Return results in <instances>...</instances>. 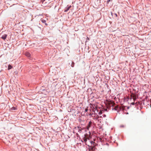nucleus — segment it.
Returning a JSON list of instances; mask_svg holds the SVG:
<instances>
[{
	"mask_svg": "<svg viewBox=\"0 0 151 151\" xmlns=\"http://www.w3.org/2000/svg\"><path fill=\"white\" fill-rule=\"evenodd\" d=\"M87 139L86 137H85V138H84V141L85 142H86L87 141Z\"/></svg>",
	"mask_w": 151,
	"mask_h": 151,
	"instance_id": "obj_12",
	"label": "nucleus"
},
{
	"mask_svg": "<svg viewBox=\"0 0 151 151\" xmlns=\"http://www.w3.org/2000/svg\"><path fill=\"white\" fill-rule=\"evenodd\" d=\"M75 129L76 130H78V132H79L80 133H81V132L82 131V130L83 129L81 127H80L78 126L77 127H75Z\"/></svg>",
	"mask_w": 151,
	"mask_h": 151,
	"instance_id": "obj_1",
	"label": "nucleus"
},
{
	"mask_svg": "<svg viewBox=\"0 0 151 151\" xmlns=\"http://www.w3.org/2000/svg\"><path fill=\"white\" fill-rule=\"evenodd\" d=\"M45 0H41V1L43 3V1H44Z\"/></svg>",
	"mask_w": 151,
	"mask_h": 151,
	"instance_id": "obj_16",
	"label": "nucleus"
},
{
	"mask_svg": "<svg viewBox=\"0 0 151 151\" xmlns=\"http://www.w3.org/2000/svg\"><path fill=\"white\" fill-rule=\"evenodd\" d=\"M115 14V15L116 16V17H117V14H116L115 13V14Z\"/></svg>",
	"mask_w": 151,
	"mask_h": 151,
	"instance_id": "obj_15",
	"label": "nucleus"
},
{
	"mask_svg": "<svg viewBox=\"0 0 151 151\" xmlns=\"http://www.w3.org/2000/svg\"><path fill=\"white\" fill-rule=\"evenodd\" d=\"M71 7V5L68 6V5L66 7L64 10V12H66L68 10H69V9Z\"/></svg>",
	"mask_w": 151,
	"mask_h": 151,
	"instance_id": "obj_5",
	"label": "nucleus"
},
{
	"mask_svg": "<svg viewBox=\"0 0 151 151\" xmlns=\"http://www.w3.org/2000/svg\"><path fill=\"white\" fill-rule=\"evenodd\" d=\"M110 1V0H107V1H106L107 3V4H108Z\"/></svg>",
	"mask_w": 151,
	"mask_h": 151,
	"instance_id": "obj_13",
	"label": "nucleus"
},
{
	"mask_svg": "<svg viewBox=\"0 0 151 151\" xmlns=\"http://www.w3.org/2000/svg\"><path fill=\"white\" fill-rule=\"evenodd\" d=\"M107 77H108V78H106H106L107 80H109V76H107Z\"/></svg>",
	"mask_w": 151,
	"mask_h": 151,
	"instance_id": "obj_14",
	"label": "nucleus"
},
{
	"mask_svg": "<svg viewBox=\"0 0 151 151\" xmlns=\"http://www.w3.org/2000/svg\"><path fill=\"white\" fill-rule=\"evenodd\" d=\"M108 104L110 106L113 107L114 106L115 103L113 101H110L109 102Z\"/></svg>",
	"mask_w": 151,
	"mask_h": 151,
	"instance_id": "obj_4",
	"label": "nucleus"
},
{
	"mask_svg": "<svg viewBox=\"0 0 151 151\" xmlns=\"http://www.w3.org/2000/svg\"><path fill=\"white\" fill-rule=\"evenodd\" d=\"M150 107H151V104H150Z\"/></svg>",
	"mask_w": 151,
	"mask_h": 151,
	"instance_id": "obj_21",
	"label": "nucleus"
},
{
	"mask_svg": "<svg viewBox=\"0 0 151 151\" xmlns=\"http://www.w3.org/2000/svg\"><path fill=\"white\" fill-rule=\"evenodd\" d=\"M92 123L91 121L89 122L88 124L87 127V129L88 130L89 128L91 127V124Z\"/></svg>",
	"mask_w": 151,
	"mask_h": 151,
	"instance_id": "obj_6",
	"label": "nucleus"
},
{
	"mask_svg": "<svg viewBox=\"0 0 151 151\" xmlns=\"http://www.w3.org/2000/svg\"><path fill=\"white\" fill-rule=\"evenodd\" d=\"M119 107L118 105H117L115 106V107L114 108V109L115 110H119Z\"/></svg>",
	"mask_w": 151,
	"mask_h": 151,
	"instance_id": "obj_8",
	"label": "nucleus"
},
{
	"mask_svg": "<svg viewBox=\"0 0 151 151\" xmlns=\"http://www.w3.org/2000/svg\"><path fill=\"white\" fill-rule=\"evenodd\" d=\"M91 143L92 144H93V146L90 147V148L89 149V150L90 151V150H91L92 151H93L94 150V147H95V143L93 141L91 142Z\"/></svg>",
	"mask_w": 151,
	"mask_h": 151,
	"instance_id": "obj_2",
	"label": "nucleus"
},
{
	"mask_svg": "<svg viewBox=\"0 0 151 151\" xmlns=\"http://www.w3.org/2000/svg\"><path fill=\"white\" fill-rule=\"evenodd\" d=\"M12 108H13V109H14V110L15 109V107H13Z\"/></svg>",
	"mask_w": 151,
	"mask_h": 151,
	"instance_id": "obj_18",
	"label": "nucleus"
},
{
	"mask_svg": "<svg viewBox=\"0 0 151 151\" xmlns=\"http://www.w3.org/2000/svg\"><path fill=\"white\" fill-rule=\"evenodd\" d=\"M12 68V66L10 65H9L8 66V69L10 70Z\"/></svg>",
	"mask_w": 151,
	"mask_h": 151,
	"instance_id": "obj_10",
	"label": "nucleus"
},
{
	"mask_svg": "<svg viewBox=\"0 0 151 151\" xmlns=\"http://www.w3.org/2000/svg\"><path fill=\"white\" fill-rule=\"evenodd\" d=\"M87 38L88 40H89V38L88 37H87Z\"/></svg>",
	"mask_w": 151,
	"mask_h": 151,
	"instance_id": "obj_20",
	"label": "nucleus"
},
{
	"mask_svg": "<svg viewBox=\"0 0 151 151\" xmlns=\"http://www.w3.org/2000/svg\"><path fill=\"white\" fill-rule=\"evenodd\" d=\"M132 104H133V105H134V103H132Z\"/></svg>",
	"mask_w": 151,
	"mask_h": 151,
	"instance_id": "obj_19",
	"label": "nucleus"
},
{
	"mask_svg": "<svg viewBox=\"0 0 151 151\" xmlns=\"http://www.w3.org/2000/svg\"><path fill=\"white\" fill-rule=\"evenodd\" d=\"M25 55L27 57H28L29 59L31 60L32 57L31 56V54L29 52H26L25 53Z\"/></svg>",
	"mask_w": 151,
	"mask_h": 151,
	"instance_id": "obj_3",
	"label": "nucleus"
},
{
	"mask_svg": "<svg viewBox=\"0 0 151 151\" xmlns=\"http://www.w3.org/2000/svg\"><path fill=\"white\" fill-rule=\"evenodd\" d=\"M7 36V35L4 34L2 36L1 38L2 39H3L4 40H5L6 39Z\"/></svg>",
	"mask_w": 151,
	"mask_h": 151,
	"instance_id": "obj_7",
	"label": "nucleus"
},
{
	"mask_svg": "<svg viewBox=\"0 0 151 151\" xmlns=\"http://www.w3.org/2000/svg\"><path fill=\"white\" fill-rule=\"evenodd\" d=\"M74 65H75L74 63L73 62H72V63H71V66L72 67H74Z\"/></svg>",
	"mask_w": 151,
	"mask_h": 151,
	"instance_id": "obj_11",
	"label": "nucleus"
},
{
	"mask_svg": "<svg viewBox=\"0 0 151 151\" xmlns=\"http://www.w3.org/2000/svg\"><path fill=\"white\" fill-rule=\"evenodd\" d=\"M41 20L42 23H45V25L47 26L48 25V24L47 23H46V21L45 20L42 19Z\"/></svg>",
	"mask_w": 151,
	"mask_h": 151,
	"instance_id": "obj_9",
	"label": "nucleus"
},
{
	"mask_svg": "<svg viewBox=\"0 0 151 151\" xmlns=\"http://www.w3.org/2000/svg\"><path fill=\"white\" fill-rule=\"evenodd\" d=\"M88 111V109H85V111Z\"/></svg>",
	"mask_w": 151,
	"mask_h": 151,
	"instance_id": "obj_17",
	"label": "nucleus"
}]
</instances>
